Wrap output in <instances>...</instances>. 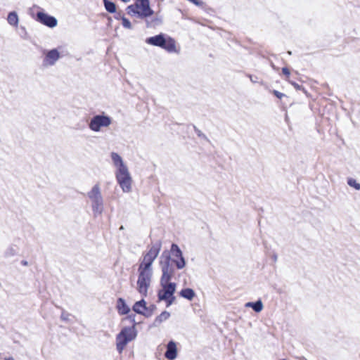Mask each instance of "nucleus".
I'll list each match as a JSON object with an SVG mask.
<instances>
[{"label":"nucleus","mask_w":360,"mask_h":360,"mask_svg":"<svg viewBox=\"0 0 360 360\" xmlns=\"http://www.w3.org/2000/svg\"><path fill=\"white\" fill-rule=\"evenodd\" d=\"M113 166L115 168L116 180L124 193L131 191L132 178L122 158L115 152L110 153Z\"/></svg>","instance_id":"obj_1"},{"label":"nucleus","mask_w":360,"mask_h":360,"mask_svg":"<svg viewBox=\"0 0 360 360\" xmlns=\"http://www.w3.org/2000/svg\"><path fill=\"white\" fill-rule=\"evenodd\" d=\"M146 43L160 47L169 53H179L180 50L174 39L163 33L147 38Z\"/></svg>","instance_id":"obj_2"},{"label":"nucleus","mask_w":360,"mask_h":360,"mask_svg":"<svg viewBox=\"0 0 360 360\" xmlns=\"http://www.w3.org/2000/svg\"><path fill=\"white\" fill-rule=\"evenodd\" d=\"M153 273V268L141 264L139 265L136 290L143 297H146L148 295V290L150 286Z\"/></svg>","instance_id":"obj_3"},{"label":"nucleus","mask_w":360,"mask_h":360,"mask_svg":"<svg viewBox=\"0 0 360 360\" xmlns=\"http://www.w3.org/2000/svg\"><path fill=\"white\" fill-rule=\"evenodd\" d=\"M91 209L95 217L101 215L104 210V201L99 184H96L87 193Z\"/></svg>","instance_id":"obj_4"},{"label":"nucleus","mask_w":360,"mask_h":360,"mask_svg":"<svg viewBox=\"0 0 360 360\" xmlns=\"http://www.w3.org/2000/svg\"><path fill=\"white\" fill-rule=\"evenodd\" d=\"M127 13L139 18H146L153 14L150 7L149 0H136L135 3L127 8Z\"/></svg>","instance_id":"obj_5"},{"label":"nucleus","mask_w":360,"mask_h":360,"mask_svg":"<svg viewBox=\"0 0 360 360\" xmlns=\"http://www.w3.org/2000/svg\"><path fill=\"white\" fill-rule=\"evenodd\" d=\"M137 335V332L134 326L125 327L116 336V348L117 352L121 354L127 345L134 340Z\"/></svg>","instance_id":"obj_6"},{"label":"nucleus","mask_w":360,"mask_h":360,"mask_svg":"<svg viewBox=\"0 0 360 360\" xmlns=\"http://www.w3.org/2000/svg\"><path fill=\"white\" fill-rule=\"evenodd\" d=\"M112 122V119L109 115L102 112L94 115L89 120L88 127L94 132H100L103 129L108 128Z\"/></svg>","instance_id":"obj_7"},{"label":"nucleus","mask_w":360,"mask_h":360,"mask_svg":"<svg viewBox=\"0 0 360 360\" xmlns=\"http://www.w3.org/2000/svg\"><path fill=\"white\" fill-rule=\"evenodd\" d=\"M159 264L162 271L160 281H170L174 274L175 269L171 262V256L167 251H164L160 257Z\"/></svg>","instance_id":"obj_8"},{"label":"nucleus","mask_w":360,"mask_h":360,"mask_svg":"<svg viewBox=\"0 0 360 360\" xmlns=\"http://www.w3.org/2000/svg\"><path fill=\"white\" fill-rule=\"evenodd\" d=\"M162 248V243L158 240L148 247V250L143 254V259L141 261V265L153 268V263L158 256Z\"/></svg>","instance_id":"obj_9"},{"label":"nucleus","mask_w":360,"mask_h":360,"mask_svg":"<svg viewBox=\"0 0 360 360\" xmlns=\"http://www.w3.org/2000/svg\"><path fill=\"white\" fill-rule=\"evenodd\" d=\"M172 259L171 262L176 265L177 269H182L186 266V260L183 252L176 244H172L170 249Z\"/></svg>","instance_id":"obj_10"},{"label":"nucleus","mask_w":360,"mask_h":360,"mask_svg":"<svg viewBox=\"0 0 360 360\" xmlns=\"http://www.w3.org/2000/svg\"><path fill=\"white\" fill-rule=\"evenodd\" d=\"M60 58L58 49H53L44 53V58L42 65L44 67L53 66Z\"/></svg>","instance_id":"obj_11"},{"label":"nucleus","mask_w":360,"mask_h":360,"mask_svg":"<svg viewBox=\"0 0 360 360\" xmlns=\"http://www.w3.org/2000/svg\"><path fill=\"white\" fill-rule=\"evenodd\" d=\"M36 20L49 27H54L57 25V20L56 18L43 12H38L37 13Z\"/></svg>","instance_id":"obj_12"},{"label":"nucleus","mask_w":360,"mask_h":360,"mask_svg":"<svg viewBox=\"0 0 360 360\" xmlns=\"http://www.w3.org/2000/svg\"><path fill=\"white\" fill-rule=\"evenodd\" d=\"M158 297L160 301L164 300L167 302V307L172 304L175 300L174 294L162 289L158 291Z\"/></svg>","instance_id":"obj_13"},{"label":"nucleus","mask_w":360,"mask_h":360,"mask_svg":"<svg viewBox=\"0 0 360 360\" xmlns=\"http://www.w3.org/2000/svg\"><path fill=\"white\" fill-rule=\"evenodd\" d=\"M177 355L176 346L174 342L170 341L167 345V351L165 356L169 360H174Z\"/></svg>","instance_id":"obj_14"},{"label":"nucleus","mask_w":360,"mask_h":360,"mask_svg":"<svg viewBox=\"0 0 360 360\" xmlns=\"http://www.w3.org/2000/svg\"><path fill=\"white\" fill-rule=\"evenodd\" d=\"M133 310L137 314L146 315L147 307L146 301L142 299L136 302L133 306Z\"/></svg>","instance_id":"obj_15"},{"label":"nucleus","mask_w":360,"mask_h":360,"mask_svg":"<svg viewBox=\"0 0 360 360\" xmlns=\"http://www.w3.org/2000/svg\"><path fill=\"white\" fill-rule=\"evenodd\" d=\"M160 283L162 287V290L174 294L176 288L175 283H172L170 281H160Z\"/></svg>","instance_id":"obj_16"},{"label":"nucleus","mask_w":360,"mask_h":360,"mask_svg":"<svg viewBox=\"0 0 360 360\" xmlns=\"http://www.w3.org/2000/svg\"><path fill=\"white\" fill-rule=\"evenodd\" d=\"M117 309L119 313L122 315L127 314L130 311L129 307L127 305L124 300L122 298H119L117 300Z\"/></svg>","instance_id":"obj_17"},{"label":"nucleus","mask_w":360,"mask_h":360,"mask_svg":"<svg viewBox=\"0 0 360 360\" xmlns=\"http://www.w3.org/2000/svg\"><path fill=\"white\" fill-rule=\"evenodd\" d=\"M179 295L191 301L195 296V293L193 289L187 288L182 289L179 292Z\"/></svg>","instance_id":"obj_18"},{"label":"nucleus","mask_w":360,"mask_h":360,"mask_svg":"<svg viewBox=\"0 0 360 360\" xmlns=\"http://www.w3.org/2000/svg\"><path fill=\"white\" fill-rule=\"evenodd\" d=\"M169 317L170 313L167 311H164L158 316L155 318L153 324L155 326H158L163 321L167 320Z\"/></svg>","instance_id":"obj_19"},{"label":"nucleus","mask_w":360,"mask_h":360,"mask_svg":"<svg viewBox=\"0 0 360 360\" xmlns=\"http://www.w3.org/2000/svg\"><path fill=\"white\" fill-rule=\"evenodd\" d=\"M8 22L13 26H16L18 23V17L15 12H11L7 18Z\"/></svg>","instance_id":"obj_20"},{"label":"nucleus","mask_w":360,"mask_h":360,"mask_svg":"<svg viewBox=\"0 0 360 360\" xmlns=\"http://www.w3.org/2000/svg\"><path fill=\"white\" fill-rule=\"evenodd\" d=\"M104 6H105V8L106 9V11H108L109 13H115L116 6L113 2H111L109 1H106L104 4Z\"/></svg>","instance_id":"obj_21"},{"label":"nucleus","mask_w":360,"mask_h":360,"mask_svg":"<svg viewBox=\"0 0 360 360\" xmlns=\"http://www.w3.org/2000/svg\"><path fill=\"white\" fill-rule=\"evenodd\" d=\"M252 309L255 312H260L263 309L262 302L260 300H259L257 302H254L252 306Z\"/></svg>","instance_id":"obj_22"},{"label":"nucleus","mask_w":360,"mask_h":360,"mask_svg":"<svg viewBox=\"0 0 360 360\" xmlns=\"http://www.w3.org/2000/svg\"><path fill=\"white\" fill-rule=\"evenodd\" d=\"M161 19L159 18H155L152 19L151 20H147V26L148 27H155L157 25H159L161 23Z\"/></svg>","instance_id":"obj_23"},{"label":"nucleus","mask_w":360,"mask_h":360,"mask_svg":"<svg viewBox=\"0 0 360 360\" xmlns=\"http://www.w3.org/2000/svg\"><path fill=\"white\" fill-rule=\"evenodd\" d=\"M347 184L349 186L354 188L356 190H360V184L358 183L355 179L352 178L349 179L347 180Z\"/></svg>","instance_id":"obj_24"},{"label":"nucleus","mask_w":360,"mask_h":360,"mask_svg":"<svg viewBox=\"0 0 360 360\" xmlns=\"http://www.w3.org/2000/svg\"><path fill=\"white\" fill-rule=\"evenodd\" d=\"M122 24L124 28L129 29V30L132 29V25H131V22L125 17L122 18Z\"/></svg>","instance_id":"obj_25"},{"label":"nucleus","mask_w":360,"mask_h":360,"mask_svg":"<svg viewBox=\"0 0 360 360\" xmlns=\"http://www.w3.org/2000/svg\"><path fill=\"white\" fill-rule=\"evenodd\" d=\"M70 314L67 312L63 311L60 316V319L63 321H69Z\"/></svg>","instance_id":"obj_26"},{"label":"nucleus","mask_w":360,"mask_h":360,"mask_svg":"<svg viewBox=\"0 0 360 360\" xmlns=\"http://www.w3.org/2000/svg\"><path fill=\"white\" fill-rule=\"evenodd\" d=\"M272 93L274 94V95L275 96H276L277 98H280V99L285 96V94H284L281 93V92H279V91H277V90H273Z\"/></svg>","instance_id":"obj_27"},{"label":"nucleus","mask_w":360,"mask_h":360,"mask_svg":"<svg viewBox=\"0 0 360 360\" xmlns=\"http://www.w3.org/2000/svg\"><path fill=\"white\" fill-rule=\"evenodd\" d=\"M15 253H16V250H15V248H9V249L6 251V255L7 256H12V255H14Z\"/></svg>","instance_id":"obj_28"},{"label":"nucleus","mask_w":360,"mask_h":360,"mask_svg":"<svg viewBox=\"0 0 360 360\" xmlns=\"http://www.w3.org/2000/svg\"><path fill=\"white\" fill-rule=\"evenodd\" d=\"M282 72L287 77H289L290 76V71L287 68H282Z\"/></svg>","instance_id":"obj_29"},{"label":"nucleus","mask_w":360,"mask_h":360,"mask_svg":"<svg viewBox=\"0 0 360 360\" xmlns=\"http://www.w3.org/2000/svg\"><path fill=\"white\" fill-rule=\"evenodd\" d=\"M196 132H197V134H198V136H200V137H202V138L206 139L205 135L204 134H202L201 131H200V130H196Z\"/></svg>","instance_id":"obj_30"},{"label":"nucleus","mask_w":360,"mask_h":360,"mask_svg":"<svg viewBox=\"0 0 360 360\" xmlns=\"http://www.w3.org/2000/svg\"><path fill=\"white\" fill-rule=\"evenodd\" d=\"M291 84L294 86V87L296 89H301V86L299 85L298 84L295 83V82H291Z\"/></svg>","instance_id":"obj_31"},{"label":"nucleus","mask_w":360,"mask_h":360,"mask_svg":"<svg viewBox=\"0 0 360 360\" xmlns=\"http://www.w3.org/2000/svg\"><path fill=\"white\" fill-rule=\"evenodd\" d=\"M253 303H254V302H247V303L245 304V307H251V308H252V306Z\"/></svg>","instance_id":"obj_32"},{"label":"nucleus","mask_w":360,"mask_h":360,"mask_svg":"<svg viewBox=\"0 0 360 360\" xmlns=\"http://www.w3.org/2000/svg\"><path fill=\"white\" fill-rule=\"evenodd\" d=\"M249 77L250 78V80L252 82H256V80H255V79L252 78V75H249Z\"/></svg>","instance_id":"obj_33"},{"label":"nucleus","mask_w":360,"mask_h":360,"mask_svg":"<svg viewBox=\"0 0 360 360\" xmlns=\"http://www.w3.org/2000/svg\"><path fill=\"white\" fill-rule=\"evenodd\" d=\"M5 360H15L13 357L6 358Z\"/></svg>","instance_id":"obj_34"},{"label":"nucleus","mask_w":360,"mask_h":360,"mask_svg":"<svg viewBox=\"0 0 360 360\" xmlns=\"http://www.w3.org/2000/svg\"><path fill=\"white\" fill-rule=\"evenodd\" d=\"M122 1H124V2H128V1H129L130 0H122Z\"/></svg>","instance_id":"obj_35"},{"label":"nucleus","mask_w":360,"mask_h":360,"mask_svg":"<svg viewBox=\"0 0 360 360\" xmlns=\"http://www.w3.org/2000/svg\"><path fill=\"white\" fill-rule=\"evenodd\" d=\"M120 230H123L124 229V227L123 226H121L120 228Z\"/></svg>","instance_id":"obj_36"},{"label":"nucleus","mask_w":360,"mask_h":360,"mask_svg":"<svg viewBox=\"0 0 360 360\" xmlns=\"http://www.w3.org/2000/svg\"><path fill=\"white\" fill-rule=\"evenodd\" d=\"M106 1H108V0H103V3L105 4Z\"/></svg>","instance_id":"obj_37"},{"label":"nucleus","mask_w":360,"mask_h":360,"mask_svg":"<svg viewBox=\"0 0 360 360\" xmlns=\"http://www.w3.org/2000/svg\"><path fill=\"white\" fill-rule=\"evenodd\" d=\"M27 263L26 262H24V266H25V265H27Z\"/></svg>","instance_id":"obj_38"},{"label":"nucleus","mask_w":360,"mask_h":360,"mask_svg":"<svg viewBox=\"0 0 360 360\" xmlns=\"http://www.w3.org/2000/svg\"><path fill=\"white\" fill-rule=\"evenodd\" d=\"M281 360H287V359H281Z\"/></svg>","instance_id":"obj_39"}]
</instances>
